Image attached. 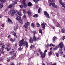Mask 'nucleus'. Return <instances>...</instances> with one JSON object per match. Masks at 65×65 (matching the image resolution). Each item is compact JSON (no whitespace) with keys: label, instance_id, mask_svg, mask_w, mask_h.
<instances>
[{"label":"nucleus","instance_id":"1","mask_svg":"<svg viewBox=\"0 0 65 65\" xmlns=\"http://www.w3.org/2000/svg\"><path fill=\"white\" fill-rule=\"evenodd\" d=\"M19 43L20 44L19 45L20 47H21L23 45V46L26 45V47L27 48L28 47V42H26L25 41H24V39H22L19 42Z\"/></svg>","mask_w":65,"mask_h":65},{"label":"nucleus","instance_id":"2","mask_svg":"<svg viewBox=\"0 0 65 65\" xmlns=\"http://www.w3.org/2000/svg\"><path fill=\"white\" fill-rule=\"evenodd\" d=\"M50 2L51 3L49 4V6H51V5H52V6L55 8H57V6L55 5V0H49Z\"/></svg>","mask_w":65,"mask_h":65},{"label":"nucleus","instance_id":"3","mask_svg":"<svg viewBox=\"0 0 65 65\" xmlns=\"http://www.w3.org/2000/svg\"><path fill=\"white\" fill-rule=\"evenodd\" d=\"M1 46V48H0V52L2 54H4L3 50H4V48L5 47V45H4Z\"/></svg>","mask_w":65,"mask_h":65},{"label":"nucleus","instance_id":"4","mask_svg":"<svg viewBox=\"0 0 65 65\" xmlns=\"http://www.w3.org/2000/svg\"><path fill=\"white\" fill-rule=\"evenodd\" d=\"M30 25V23L29 22H27V23H25V25L23 27L25 29H28L29 25Z\"/></svg>","mask_w":65,"mask_h":65},{"label":"nucleus","instance_id":"5","mask_svg":"<svg viewBox=\"0 0 65 65\" xmlns=\"http://www.w3.org/2000/svg\"><path fill=\"white\" fill-rule=\"evenodd\" d=\"M21 17L18 16L17 17L16 19L18 20L19 23H21V24H22V23H23V21H22V20L21 19Z\"/></svg>","mask_w":65,"mask_h":65},{"label":"nucleus","instance_id":"6","mask_svg":"<svg viewBox=\"0 0 65 65\" xmlns=\"http://www.w3.org/2000/svg\"><path fill=\"white\" fill-rule=\"evenodd\" d=\"M39 39H40V37L37 38H36V37H35V35H34V37H33L34 41H38V40H39Z\"/></svg>","mask_w":65,"mask_h":65},{"label":"nucleus","instance_id":"7","mask_svg":"<svg viewBox=\"0 0 65 65\" xmlns=\"http://www.w3.org/2000/svg\"><path fill=\"white\" fill-rule=\"evenodd\" d=\"M59 46V47L60 48H63V42H61L58 45Z\"/></svg>","mask_w":65,"mask_h":65},{"label":"nucleus","instance_id":"8","mask_svg":"<svg viewBox=\"0 0 65 65\" xmlns=\"http://www.w3.org/2000/svg\"><path fill=\"white\" fill-rule=\"evenodd\" d=\"M44 15H46V17L47 18H48L50 17L49 15L47 13V12L44 11Z\"/></svg>","mask_w":65,"mask_h":65},{"label":"nucleus","instance_id":"9","mask_svg":"<svg viewBox=\"0 0 65 65\" xmlns=\"http://www.w3.org/2000/svg\"><path fill=\"white\" fill-rule=\"evenodd\" d=\"M22 3L23 4V6L24 7L26 8L27 7V4L26 3V1L25 2L22 1Z\"/></svg>","mask_w":65,"mask_h":65},{"label":"nucleus","instance_id":"10","mask_svg":"<svg viewBox=\"0 0 65 65\" xmlns=\"http://www.w3.org/2000/svg\"><path fill=\"white\" fill-rule=\"evenodd\" d=\"M18 12V11L17 10H14L13 11V12H12L11 13V15L12 16H13L14 15V14L15 13H17Z\"/></svg>","mask_w":65,"mask_h":65},{"label":"nucleus","instance_id":"11","mask_svg":"<svg viewBox=\"0 0 65 65\" xmlns=\"http://www.w3.org/2000/svg\"><path fill=\"white\" fill-rule=\"evenodd\" d=\"M8 22L10 24H13V22H12V21L9 18L8 19Z\"/></svg>","mask_w":65,"mask_h":65},{"label":"nucleus","instance_id":"12","mask_svg":"<svg viewBox=\"0 0 65 65\" xmlns=\"http://www.w3.org/2000/svg\"><path fill=\"white\" fill-rule=\"evenodd\" d=\"M27 12L28 15L29 17H31L32 15V12L31 11H28Z\"/></svg>","mask_w":65,"mask_h":65},{"label":"nucleus","instance_id":"13","mask_svg":"<svg viewBox=\"0 0 65 65\" xmlns=\"http://www.w3.org/2000/svg\"><path fill=\"white\" fill-rule=\"evenodd\" d=\"M16 56V53H14L11 57V58H12V59H14L15 58Z\"/></svg>","mask_w":65,"mask_h":65},{"label":"nucleus","instance_id":"14","mask_svg":"<svg viewBox=\"0 0 65 65\" xmlns=\"http://www.w3.org/2000/svg\"><path fill=\"white\" fill-rule=\"evenodd\" d=\"M41 26L43 29H45V26L44 23H42L41 24Z\"/></svg>","mask_w":65,"mask_h":65},{"label":"nucleus","instance_id":"15","mask_svg":"<svg viewBox=\"0 0 65 65\" xmlns=\"http://www.w3.org/2000/svg\"><path fill=\"white\" fill-rule=\"evenodd\" d=\"M34 53L35 54V56H38L39 55V54L37 53V51H35L34 52Z\"/></svg>","mask_w":65,"mask_h":65},{"label":"nucleus","instance_id":"16","mask_svg":"<svg viewBox=\"0 0 65 65\" xmlns=\"http://www.w3.org/2000/svg\"><path fill=\"white\" fill-rule=\"evenodd\" d=\"M58 53L60 54H63V51L61 49H60L58 51Z\"/></svg>","mask_w":65,"mask_h":65},{"label":"nucleus","instance_id":"17","mask_svg":"<svg viewBox=\"0 0 65 65\" xmlns=\"http://www.w3.org/2000/svg\"><path fill=\"white\" fill-rule=\"evenodd\" d=\"M33 38H30L29 40L30 42L33 43Z\"/></svg>","mask_w":65,"mask_h":65},{"label":"nucleus","instance_id":"18","mask_svg":"<svg viewBox=\"0 0 65 65\" xmlns=\"http://www.w3.org/2000/svg\"><path fill=\"white\" fill-rule=\"evenodd\" d=\"M45 54L46 53H44V54H42V55H41V56L42 58H44V57H45Z\"/></svg>","mask_w":65,"mask_h":65},{"label":"nucleus","instance_id":"19","mask_svg":"<svg viewBox=\"0 0 65 65\" xmlns=\"http://www.w3.org/2000/svg\"><path fill=\"white\" fill-rule=\"evenodd\" d=\"M61 31L62 33H65V29L62 28L61 29Z\"/></svg>","mask_w":65,"mask_h":65},{"label":"nucleus","instance_id":"20","mask_svg":"<svg viewBox=\"0 0 65 65\" xmlns=\"http://www.w3.org/2000/svg\"><path fill=\"white\" fill-rule=\"evenodd\" d=\"M6 2V0H0V2L2 3H4Z\"/></svg>","mask_w":65,"mask_h":65},{"label":"nucleus","instance_id":"21","mask_svg":"<svg viewBox=\"0 0 65 65\" xmlns=\"http://www.w3.org/2000/svg\"><path fill=\"white\" fill-rule=\"evenodd\" d=\"M32 3H31L30 2H29L27 4V6H31L32 5Z\"/></svg>","mask_w":65,"mask_h":65},{"label":"nucleus","instance_id":"22","mask_svg":"<svg viewBox=\"0 0 65 65\" xmlns=\"http://www.w3.org/2000/svg\"><path fill=\"white\" fill-rule=\"evenodd\" d=\"M10 48H11L10 47L7 46L6 47V50H7V51H10Z\"/></svg>","mask_w":65,"mask_h":65},{"label":"nucleus","instance_id":"23","mask_svg":"<svg viewBox=\"0 0 65 65\" xmlns=\"http://www.w3.org/2000/svg\"><path fill=\"white\" fill-rule=\"evenodd\" d=\"M57 39V37L55 36H54L53 38V41H55Z\"/></svg>","mask_w":65,"mask_h":65},{"label":"nucleus","instance_id":"24","mask_svg":"<svg viewBox=\"0 0 65 65\" xmlns=\"http://www.w3.org/2000/svg\"><path fill=\"white\" fill-rule=\"evenodd\" d=\"M41 11V8H40L38 9V13H40Z\"/></svg>","mask_w":65,"mask_h":65},{"label":"nucleus","instance_id":"25","mask_svg":"<svg viewBox=\"0 0 65 65\" xmlns=\"http://www.w3.org/2000/svg\"><path fill=\"white\" fill-rule=\"evenodd\" d=\"M52 53H53V51H50L48 53L49 56H51V55L52 54Z\"/></svg>","mask_w":65,"mask_h":65},{"label":"nucleus","instance_id":"26","mask_svg":"<svg viewBox=\"0 0 65 65\" xmlns=\"http://www.w3.org/2000/svg\"><path fill=\"white\" fill-rule=\"evenodd\" d=\"M10 53L11 55H13V54L14 53V51L13 50H12L11 51Z\"/></svg>","mask_w":65,"mask_h":65},{"label":"nucleus","instance_id":"27","mask_svg":"<svg viewBox=\"0 0 65 65\" xmlns=\"http://www.w3.org/2000/svg\"><path fill=\"white\" fill-rule=\"evenodd\" d=\"M23 12L25 14L27 13V11H26V10L25 9H24L23 10Z\"/></svg>","mask_w":65,"mask_h":65},{"label":"nucleus","instance_id":"28","mask_svg":"<svg viewBox=\"0 0 65 65\" xmlns=\"http://www.w3.org/2000/svg\"><path fill=\"white\" fill-rule=\"evenodd\" d=\"M32 33L34 34V36H35V35L36 34V31H32Z\"/></svg>","mask_w":65,"mask_h":65},{"label":"nucleus","instance_id":"29","mask_svg":"<svg viewBox=\"0 0 65 65\" xmlns=\"http://www.w3.org/2000/svg\"><path fill=\"white\" fill-rule=\"evenodd\" d=\"M38 17V15L37 14H36L34 15V18H37Z\"/></svg>","mask_w":65,"mask_h":65},{"label":"nucleus","instance_id":"30","mask_svg":"<svg viewBox=\"0 0 65 65\" xmlns=\"http://www.w3.org/2000/svg\"><path fill=\"white\" fill-rule=\"evenodd\" d=\"M0 7L1 8H2L3 7V4L2 3L0 4Z\"/></svg>","mask_w":65,"mask_h":65},{"label":"nucleus","instance_id":"31","mask_svg":"<svg viewBox=\"0 0 65 65\" xmlns=\"http://www.w3.org/2000/svg\"><path fill=\"white\" fill-rule=\"evenodd\" d=\"M56 26L57 27H59L60 26V24H59V23H57V24H56Z\"/></svg>","mask_w":65,"mask_h":65},{"label":"nucleus","instance_id":"32","mask_svg":"<svg viewBox=\"0 0 65 65\" xmlns=\"http://www.w3.org/2000/svg\"><path fill=\"white\" fill-rule=\"evenodd\" d=\"M15 10H14V9L13 8H10V11H13H13Z\"/></svg>","mask_w":65,"mask_h":65},{"label":"nucleus","instance_id":"33","mask_svg":"<svg viewBox=\"0 0 65 65\" xmlns=\"http://www.w3.org/2000/svg\"><path fill=\"white\" fill-rule=\"evenodd\" d=\"M39 32L40 33H41V34H42V30L41 29H40L39 30Z\"/></svg>","mask_w":65,"mask_h":65},{"label":"nucleus","instance_id":"34","mask_svg":"<svg viewBox=\"0 0 65 65\" xmlns=\"http://www.w3.org/2000/svg\"><path fill=\"white\" fill-rule=\"evenodd\" d=\"M18 1V0H15V1L14 2V4H17V2Z\"/></svg>","mask_w":65,"mask_h":65},{"label":"nucleus","instance_id":"35","mask_svg":"<svg viewBox=\"0 0 65 65\" xmlns=\"http://www.w3.org/2000/svg\"><path fill=\"white\" fill-rule=\"evenodd\" d=\"M37 27H40V25L38 23H37Z\"/></svg>","mask_w":65,"mask_h":65},{"label":"nucleus","instance_id":"36","mask_svg":"<svg viewBox=\"0 0 65 65\" xmlns=\"http://www.w3.org/2000/svg\"><path fill=\"white\" fill-rule=\"evenodd\" d=\"M62 2V0H59V2L60 3V4L61 5H62L63 4V3Z\"/></svg>","mask_w":65,"mask_h":65},{"label":"nucleus","instance_id":"37","mask_svg":"<svg viewBox=\"0 0 65 65\" xmlns=\"http://www.w3.org/2000/svg\"><path fill=\"white\" fill-rule=\"evenodd\" d=\"M11 45V44L10 43H8V44L7 45L8 47H10Z\"/></svg>","mask_w":65,"mask_h":65},{"label":"nucleus","instance_id":"38","mask_svg":"<svg viewBox=\"0 0 65 65\" xmlns=\"http://www.w3.org/2000/svg\"><path fill=\"white\" fill-rule=\"evenodd\" d=\"M58 48V47L57 46H56L55 48H54V51H56V50Z\"/></svg>","mask_w":65,"mask_h":65},{"label":"nucleus","instance_id":"39","mask_svg":"<svg viewBox=\"0 0 65 65\" xmlns=\"http://www.w3.org/2000/svg\"><path fill=\"white\" fill-rule=\"evenodd\" d=\"M55 54L56 56H57V57H59V53H55Z\"/></svg>","mask_w":65,"mask_h":65},{"label":"nucleus","instance_id":"40","mask_svg":"<svg viewBox=\"0 0 65 65\" xmlns=\"http://www.w3.org/2000/svg\"><path fill=\"white\" fill-rule=\"evenodd\" d=\"M31 26H32V28H34V23H32L31 24Z\"/></svg>","mask_w":65,"mask_h":65},{"label":"nucleus","instance_id":"41","mask_svg":"<svg viewBox=\"0 0 65 65\" xmlns=\"http://www.w3.org/2000/svg\"><path fill=\"white\" fill-rule=\"evenodd\" d=\"M19 6L21 7V8H23V5H19Z\"/></svg>","mask_w":65,"mask_h":65},{"label":"nucleus","instance_id":"42","mask_svg":"<svg viewBox=\"0 0 65 65\" xmlns=\"http://www.w3.org/2000/svg\"><path fill=\"white\" fill-rule=\"evenodd\" d=\"M14 47L15 48H17V44L16 43L15 44Z\"/></svg>","mask_w":65,"mask_h":65},{"label":"nucleus","instance_id":"43","mask_svg":"<svg viewBox=\"0 0 65 65\" xmlns=\"http://www.w3.org/2000/svg\"><path fill=\"white\" fill-rule=\"evenodd\" d=\"M21 50H22V48H21V47H20L18 49V50L19 51H21Z\"/></svg>","mask_w":65,"mask_h":65},{"label":"nucleus","instance_id":"44","mask_svg":"<svg viewBox=\"0 0 65 65\" xmlns=\"http://www.w3.org/2000/svg\"><path fill=\"white\" fill-rule=\"evenodd\" d=\"M34 1V2H35V3H37V2H38V1L37 0H33Z\"/></svg>","mask_w":65,"mask_h":65},{"label":"nucleus","instance_id":"45","mask_svg":"<svg viewBox=\"0 0 65 65\" xmlns=\"http://www.w3.org/2000/svg\"><path fill=\"white\" fill-rule=\"evenodd\" d=\"M34 46V45H31V46H30V47L31 48H32V47H33Z\"/></svg>","mask_w":65,"mask_h":65},{"label":"nucleus","instance_id":"46","mask_svg":"<svg viewBox=\"0 0 65 65\" xmlns=\"http://www.w3.org/2000/svg\"><path fill=\"white\" fill-rule=\"evenodd\" d=\"M12 5H10L8 7L9 8H10V9L11 8V7H12Z\"/></svg>","mask_w":65,"mask_h":65},{"label":"nucleus","instance_id":"47","mask_svg":"<svg viewBox=\"0 0 65 65\" xmlns=\"http://www.w3.org/2000/svg\"><path fill=\"white\" fill-rule=\"evenodd\" d=\"M50 27H51V28H53V29H55V28H54V27H53V26H52V25H50Z\"/></svg>","mask_w":65,"mask_h":65},{"label":"nucleus","instance_id":"48","mask_svg":"<svg viewBox=\"0 0 65 65\" xmlns=\"http://www.w3.org/2000/svg\"><path fill=\"white\" fill-rule=\"evenodd\" d=\"M65 39V36H63V37L62 38V40H64Z\"/></svg>","mask_w":65,"mask_h":65},{"label":"nucleus","instance_id":"49","mask_svg":"<svg viewBox=\"0 0 65 65\" xmlns=\"http://www.w3.org/2000/svg\"><path fill=\"white\" fill-rule=\"evenodd\" d=\"M10 59L9 58V59H8L7 60V61L8 62H10Z\"/></svg>","mask_w":65,"mask_h":65},{"label":"nucleus","instance_id":"50","mask_svg":"<svg viewBox=\"0 0 65 65\" xmlns=\"http://www.w3.org/2000/svg\"><path fill=\"white\" fill-rule=\"evenodd\" d=\"M13 29L14 30V31H16V28H15V26H14L13 27Z\"/></svg>","mask_w":65,"mask_h":65},{"label":"nucleus","instance_id":"51","mask_svg":"<svg viewBox=\"0 0 65 65\" xmlns=\"http://www.w3.org/2000/svg\"><path fill=\"white\" fill-rule=\"evenodd\" d=\"M4 45V43H1V45Z\"/></svg>","mask_w":65,"mask_h":65},{"label":"nucleus","instance_id":"52","mask_svg":"<svg viewBox=\"0 0 65 65\" xmlns=\"http://www.w3.org/2000/svg\"><path fill=\"white\" fill-rule=\"evenodd\" d=\"M1 26H2V27H4V24H2V25H1Z\"/></svg>","mask_w":65,"mask_h":65},{"label":"nucleus","instance_id":"53","mask_svg":"<svg viewBox=\"0 0 65 65\" xmlns=\"http://www.w3.org/2000/svg\"><path fill=\"white\" fill-rule=\"evenodd\" d=\"M10 40L11 41V42H13V39L12 38L10 39Z\"/></svg>","mask_w":65,"mask_h":65},{"label":"nucleus","instance_id":"54","mask_svg":"<svg viewBox=\"0 0 65 65\" xmlns=\"http://www.w3.org/2000/svg\"><path fill=\"white\" fill-rule=\"evenodd\" d=\"M11 5H12V6L13 7L15 6V5H14V4H11Z\"/></svg>","mask_w":65,"mask_h":65},{"label":"nucleus","instance_id":"55","mask_svg":"<svg viewBox=\"0 0 65 65\" xmlns=\"http://www.w3.org/2000/svg\"><path fill=\"white\" fill-rule=\"evenodd\" d=\"M36 8H38V5H37L36 6Z\"/></svg>","mask_w":65,"mask_h":65},{"label":"nucleus","instance_id":"56","mask_svg":"<svg viewBox=\"0 0 65 65\" xmlns=\"http://www.w3.org/2000/svg\"><path fill=\"white\" fill-rule=\"evenodd\" d=\"M62 5V7H64V8H65V6H64V5H63V3H62V5Z\"/></svg>","mask_w":65,"mask_h":65},{"label":"nucleus","instance_id":"57","mask_svg":"<svg viewBox=\"0 0 65 65\" xmlns=\"http://www.w3.org/2000/svg\"><path fill=\"white\" fill-rule=\"evenodd\" d=\"M23 17L24 18H25V19H26V14H24Z\"/></svg>","mask_w":65,"mask_h":65},{"label":"nucleus","instance_id":"58","mask_svg":"<svg viewBox=\"0 0 65 65\" xmlns=\"http://www.w3.org/2000/svg\"><path fill=\"white\" fill-rule=\"evenodd\" d=\"M13 35L14 36H16V33H15V32H14L13 34Z\"/></svg>","mask_w":65,"mask_h":65},{"label":"nucleus","instance_id":"59","mask_svg":"<svg viewBox=\"0 0 65 65\" xmlns=\"http://www.w3.org/2000/svg\"><path fill=\"white\" fill-rule=\"evenodd\" d=\"M15 40V38H14L13 39V42Z\"/></svg>","mask_w":65,"mask_h":65},{"label":"nucleus","instance_id":"60","mask_svg":"<svg viewBox=\"0 0 65 65\" xmlns=\"http://www.w3.org/2000/svg\"><path fill=\"white\" fill-rule=\"evenodd\" d=\"M38 52L40 53V52H41V50H40V49H39L38 50Z\"/></svg>","mask_w":65,"mask_h":65},{"label":"nucleus","instance_id":"61","mask_svg":"<svg viewBox=\"0 0 65 65\" xmlns=\"http://www.w3.org/2000/svg\"><path fill=\"white\" fill-rule=\"evenodd\" d=\"M15 65V64L14 63H12L11 64V65Z\"/></svg>","mask_w":65,"mask_h":65},{"label":"nucleus","instance_id":"62","mask_svg":"<svg viewBox=\"0 0 65 65\" xmlns=\"http://www.w3.org/2000/svg\"><path fill=\"white\" fill-rule=\"evenodd\" d=\"M17 14H18V15H21V13L20 14V12H18L17 13Z\"/></svg>","mask_w":65,"mask_h":65},{"label":"nucleus","instance_id":"63","mask_svg":"<svg viewBox=\"0 0 65 65\" xmlns=\"http://www.w3.org/2000/svg\"><path fill=\"white\" fill-rule=\"evenodd\" d=\"M3 59L2 58H0V62H1L2 61Z\"/></svg>","mask_w":65,"mask_h":65},{"label":"nucleus","instance_id":"64","mask_svg":"<svg viewBox=\"0 0 65 65\" xmlns=\"http://www.w3.org/2000/svg\"><path fill=\"white\" fill-rule=\"evenodd\" d=\"M8 13L9 14H11V12H10V11H9Z\"/></svg>","mask_w":65,"mask_h":65}]
</instances>
